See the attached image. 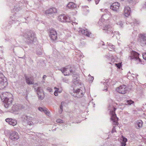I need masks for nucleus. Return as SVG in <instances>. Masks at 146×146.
I'll return each instance as SVG.
<instances>
[{
  "label": "nucleus",
  "mask_w": 146,
  "mask_h": 146,
  "mask_svg": "<svg viewBox=\"0 0 146 146\" xmlns=\"http://www.w3.org/2000/svg\"><path fill=\"white\" fill-rule=\"evenodd\" d=\"M72 25H76V24H77V23H76V22H72Z\"/></svg>",
  "instance_id": "nucleus-46"
},
{
  "label": "nucleus",
  "mask_w": 146,
  "mask_h": 146,
  "mask_svg": "<svg viewBox=\"0 0 146 146\" xmlns=\"http://www.w3.org/2000/svg\"><path fill=\"white\" fill-rule=\"evenodd\" d=\"M62 72L64 73L65 76L69 75L70 73H73L72 71L70 69H68L65 68H62L60 69Z\"/></svg>",
  "instance_id": "nucleus-14"
},
{
  "label": "nucleus",
  "mask_w": 146,
  "mask_h": 146,
  "mask_svg": "<svg viewBox=\"0 0 146 146\" xmlns=\"http://www.w3.org/2000/svg\"><path fill=\"white\" fill-rule=\"evenodd\" d=\"M104 90H106V91H107V86H106V87H105V89H104Z\"/></svg>",
  "instance_id": "nucleus-49"
},
{
  "label": "nucleus",
  "mask_w": 146,
  "mask_h": 146,
  "mask_svg": "<svg viewBox=\"0 0 146 146\" xmlns=\"http://www.w3.org/2000/svg\"><path fill=\"white\" fill-rule=\"evenodd\" d=\"M119 4L117 2L113 3L110 6V9L113 11L117 12L118 11L119 9Z\"/></svg>",
  "instance_id": "nucleus-13"
},
{
  "label": "nucleus",
  "mask_w": 146,
  "mask_h": 146,
  "mask_svg": "<svg viewBox=\"0 0 146 146\" xmlns=\"http://www.w3.org/2000/svg\"><path fill=\"white\" fill-rule=\"evenodd\" d=\"M117 24V25H119L121 27H122L123 25V23L121 21H119Z\"/></svg>",
  "instance_id": "nucleus-29"
},
{
  "label": "nucleus",
  "mask_w": 146,
  "mask_h": 146,
  "mask_svg": "<svg viewBox=\"0 0 146 146\" xmlns=\"http://www.w3.org/2000/svg\"><path fill=\"white\" fill-rule=\"evenodd\" d=\"M49 36L52 40H56L57 38V33L55 30L53 29H50L48 31Z\"/></svg>",
  "instance_id": "nucleus-7"
},
{
  "label": "nucleus",
  "mask_w": 146,
  "mask_h": 146,
  "mask_svg": "<svg viewBox=\"0 0 146 146\" xmlns=\"http://www.w3.org/2000/svg\"><path fill=\"white\" fill-rule=\"evenodd\" d=\"M20 107L19 105H15L12 107V110L13 111H17L20 109Z\"/></svg>",
  "instance_id": "nucleus-21"
},
{
  "label": "nucleus",
  "mask_w": 146,
  "mask_h": 146,
  "mask_svg": "<svg viewBox=\"0 0 146 146\" xmlns=\"http://www.w3.org/2000/svg\"><path fill=\"white\" fill-rule=\"evenodd\" d=\"M78 32L79 33L85 35L87 36H90V33L88 31L87 29L83 30L82 29H79Z\"/></svg>",
  "instance_id": "nucleus-18"
},
{
  "label": "nucleus",
  "mask_w": 146,
  "mask_h": 146,
  "mask_svg": "<svg viewBox=\"0 0 146 146\" xmlns=\"http://www.w3.org/2000/svg\"><path fill=\"white\" fill-rule=\"evenodd\" d=\"M143 122L141 120H138L136 122V125L138 126L139 128L141 127L142 126Z\"/></svg>",
  "instance_id": "nucleus-23"
},
{
  "label": "nucleus",
  "mask_w": 146,
  "mask_h": 146,
  "mask_svg": "<svg viewBox=\"0 0 146 146\" xmlns=\"http://www.w3.org/2000/svg\"><path fill=\"white\" fill-rule=\"evenodd\" d=\"M57 12V10L55 8L49 9L46 10V17H48V15L49 17L52 16L53 13Z\"/></svg>",
  "instance_id": "nucleus-12"
},
{
  "label": "nucleus",
  "mask_w": 146,
  "mask_h": 146,
  "mask_svg": "<svg viewBox=\"0 0 146 146\" xmlns=\"http://www.w3.org/2000/svg\"><path fill=\"white\" fill-rule=\"evenodd\" d=\"M121 1H123L124 0H121Z\"/></svg>",
  "instance_id": "nucleus-54"
},
{
  "label": "nucleus",
  "mask_w": 146,
  "mask_h": 146,
  "mask_svg": "<svg viewBox=\"0 0 146 146\" xmlns=\"http://www.w3.org/2000/svg\"><path fill=\"white\" fill-rule=\"evenodd\" d=\"M37 94L38 95V98L41 100H42L44 98V96L43 92L40 93L39 92H37Z\"/></svg>",
  "instance_id": "nucleus-24"
},
{
  "label": "nucleus",
  "mask_w": 146,
  "mask_h": 146,
  "mask_svg": "<svg viewBox=\"0 0 146 146\" xmlns=\"http://www.w3.org/2000/svg\"><path fill=\"white\" fill-rule=\"evenodd\" d=\"M88 77H89L90 78V77H91L90 75V74H89L88 75Z\"/></svg>",
  "instance_id": "nucleus-50"
},
{
  "label": "nucleus",
  "mask_w": 146,
  "mask_h": 146,
  "mask_svg": "<svg viewBox=\"0 0 146 146\" xmlns=\"http://www.w3.org/2000/svg\"><path fill=\"white\" fill-rule=\"evenodd\" d=\"M38 109L41 112H44L45 113V110L43 108L41 107H39L38 108Z\"/></svg>",
  "instance_id": "nucleus-34"
},
{
  "label": "nucleus",
  "mask_w": 146,
  "mask_h": 146,
  "mask_svg": "<svg viewBox=\"0 0 146 146\" xmlns=\"http://www.w3.org/2000/svg\"><path fill=\"white\" fill-rule=\"evenodd\" d=\"M5 121L6 122L10 124L13 126H15L17 124V122L16 120L13 119L11 118L6 119Z\"/></svg>",
  "instance_id": "nucleus-16"
},
{
  "label": "nucleus",
  "mask_w": 146,
  "mask_h": 146,
  "mask_svg": "<svg viewBox=\"0 0 146 146\" xmlns=\"http://www.w3.org/2000/svg\"><path fill=\"white\" fill-rule=\"evenodd\" d=\"M139 21H136V20H135V21L133 22V23L134 24H139Z\"/></svg>",
  "instance_id": "nucleus-43"
},
{
  "label": "nucleus",
  "mask_w": 146,
  "mask_h": 146,
  "mask_svg": "<svg viewBox=\"0 0 146 146\" xmlns=\"http://www.w3.org/2000/svg\"><path fill=\"white\" fill-rule=\"evenodd\" d=\"M100 11L102 12H104L106 13L107 14H104V15H102L101 19H100V21L99 22V24L100 25V26L102 25V23L103 24V23H102V21H104L106 20H107L108 19V17H107L108 18H109V14L110 13L107 10V9H100Z\"/></svg>",
  "instance_id": "nucleus-4"
},
{
  "label": "nucleus",
  "mask_w": 146,
  "mask_h": 146,
  "mask_svg": "<svg viewBox=\"0 0 146 146\" xmlns=\"http://www.w3.org/2000/svg\"><path fill=\"white\" fill-rule=\"evenodd\" d=\"M115 132H116V130H115V126H113L111 131L112 133H113Z\"/></svg>",
  "instance_id": "nucleus-39"
},
{
  "label": "nucleus",
  "mask_w": 146,
  "mask_h": 146,
  "mask_svg": "<svg viewBox=\"0 0 146 146\" xmlns=\"http://www.w3.org/2000/svg\"><path fill=\"white\" fill-rule=\"evenodd\" d=\"M9 138L12 140H16L19 139V135L17 132L14 131L10 135Z\"/></svg>",
  "instance_id": "nucleus-15"
},
{
  "label": "nucleus",
  "mask_w": 146,
  "mask_h": 146,
  "mask_svg": "<svg viewBox=\"0 0 146 146\" xmlns=\"http://www.w3.org/2000/svg\"><path fill=\"white\" fill-rule=\"evenodd\" d=\"M30 33H29V32H28V35L29 36H28V38H30V37H32V35H34V33H32V34H31V35H30Z\"/></svg>",
  "instance_id": "nucleus-38"
},
{
  "label": "nucleus",
  "mask_w": 146,
  "mask_h": 146,
  "mask_svg": "<svg viewBox=\"0 0 146 146\" xmlns=\"http://www.w3.org/2000/svg\"><path fill=\"white\" fill-rule=\"evenodd\" d=\"M100 1V0H95V3L97 5L98 4Z\"/></svg>",
  "instance_id": "nucleus-45"
},
{
  "label": "nucleus",
  "mask_w": 146,
  "mask_h": 146,
  "mask_svg": "<svg viewBox=\"0 0 146 146\" xmlns=\"http://www.w3.org/2000/svg\"><path fill=\"white\" fill-rule=\"evenodd\" d=\"M26 82L28 84H34V80L32 77H28L26 76L25 77Z\"/></svg>",
  "instance_id": "nucleus-17"
},
{
  "label": "nucleus",
  "mask_w": 146,
  "mask_h": 146,
  "mask_svg": "<svg viewBox=\"0 0 146 146\" xmlns=\"http://www.w3.org/2000/svg\"><path fill=\"white\" fill-rule=\"evenodd\" d=\"M47 90L48 91L50 92H52V89L50 88H48L47 89Z\"/></svg>",
  "instance_id": "nucleus-41"
},
{
  "label": "nucleus",
  "mask_w": 146,
  "mask_h": 146,
  "mask_svg": "<svg viewBox=\"0 0 146 146\" xmlns=\"http://www.w3.org/2000/svg\"><path fill=\"white\" fill-rule=\"evenodd\" d=\"M126 145V143L123 142V141L121 142V146H125Z\"/></svg>",
  "instance_id": "nucleus-36"
},
{
  "label": "nucleus",
  "mask_w": 146,
  "mask_h": 146,
  "mask_svg": "<svg viewBox=\"0 0 146 146\" xmlns=\"http://www.w3.org/2000/svg\"><path fill=\"white\" fill-rule=\"evenodd\" d=\"M50 113L48 110L46 109V115L49 116V114Z\"/></svg>",
  "instance_id": "nucleus-44"
},
{
  "label": "nucleus",
  "mask_w": 146,
  "mask_h": 146,
  "mask_svg": "<svg viewBox=\"0 0 146 146\" xmlns=\"http://www.w3.org/2000/svg\"><path fill=\"white\" fill-rule=\"evenodd\" d=\"M82 8L83 10L85 11H87L88 12H89V10L88 9V7L87 6H82Z\"/></svg>",
  "instance_id": "nucleus-25"
},
{
  "label": "nucleus",
  "mask_w": 146,
  "mask_h": 146,
  "mask_svg": "<svg viewBox=\"0 0 146 146\" xmlns=\"http://www.w3.org/2000/svg\"><path fill=\"white\" fill-rule=\"evenodd\" d=\"M108 110H110V114L111 115V119L113 121V125H117L118 124L117 121L118 118L117 117L116 115L115 112L116 108L113 106L112 104H111L109 105Z\"/></svg>",
  "instance_id": "nucleus-2"
},
{
  "label": "nucleus",
  "mask_w": 146,
  "mask_h": 146,
  "mask_svg": "<svg viewBox=\"0 0 146 146\" xmlns=\"http://www.w3.org/2000/svg\"><path fill=\"white\" fill-rule=\"evenodd\" d=\"M133 102L131 100H127L125 104L126 105H131V104L133 103Z\"/></svg>",
  "instance_id": "nucleus-27"
},
{
  "label": "nucleus",
  "mask_w": 146,
  "mask_h": 146,
  "mask_svg": "<svg viewBox=\"0 0 146 146\" xmlns=\"http://www.w3.org/2000/svg\"><path fill=\"white\" fill-rule=\"evenodd\" d=\"M139 54L137 52L133 51L131 53L129 56L131 60L140 61V59L139 58Z\"/></svg>",
  "instance_id": "nucleus-9"
},
{
  "label": "nucleus",
  "mask_w": 146,
  "mask_h": 146,
  "mask_svg": "<svg viewBox=\"0 0 146 146\" xmlns=\"http://www.w3.org/2000/svg\"><path fill=\"white\" fill-rule=\"evenodd\" d=\"M142 55L143 58L146 60V52H143Z\"/></svg>",
  "instance_id": "nucleus-35"
},
{
  "label": "nucleus",
  "mask_w": 146,
  "mask_h": 146,
  "mask_svg": "<svg viewBox=\"0 0 146 146\" xmlns=\"http://www.w3.org/2000/svg\"><path fill=\"white\" fill-rule=\"evenodd\" d=\"M103 29L105 30V32L108 33H110L111 35V36H114V34L112 31V28L110 25L104 24Z\"/></svg>",
  "instance_id": "nucleus-8"
},
{
  "label": "nucleus",
  "mask_w": 146,
  "mask_h": 146,
  "mask_svg": "<svg viewBox=\"0 0 146 146\" xmlns=\"http://www.w3.org/2000/svg\"><path fill=\"white\" fill-rule=\"evenodd\" d=\"M1 98L3 100L5 108H7L11 104L13 100V95L9 92H4L1 96Z\"/></svg>",
  "instance_id": "nucleus-1"
},
{
  "label": "nucleus",
  "mask_w": 146,
  "mask_h": 146,
  "mask_svg": "<svg viewBox=\"0 0 146 146\" xmlns=\"http://www.w3.org/2000/svg\"><path fill=\"white\" fill-rule=\"evenodd\" d=\"M62 80H63V82H66V83H67L69 81L68 80V79H67L66 78H63V79Z\"/></svg>",
  "instance_id": "nucleus-37"
},
{
  "label": "nucleus",
  "mask_w": 146,
  "mask_h": 146,
  "mask_svg": "<svg viewBox=\"0 0 146 146\" xmlns=\"http://www.w3.org/2000/svg\"><path fill=\"white\" fill-rule=\"evenodd\" d=\"M58 19L62 22H70V20L68 17L64 15H61L58 17Z\"/></svg>",
  "instance_id": "nucleus-10"
},
{
  "label": "nucleus",
  "mask_w": 146,
  "mask_h": 146,
  "mask_svg": "<svg viewBox=\"0 0 146 146\" xmlns=\"http://www.w3.org/2000/svg\"><path fill=\"white\" fill-rule=\"evenodd\" d=\"M94 79V78L93 77H90L88 79V80L89 81L90 83H92Z\"/></svg>",
  "instance_id": "nucleus-30"
},
{
  "label": "nucleus",
  "mask_w": 146,
  "mask_h": 146,
  "mask_svg": "<svg viewBox=\"0 0 146 146\" xmlns=\"http://www.w3.org/2000/svg\"><path fill=\"white\" fill-rule=\"evenodd\" d=\"M73 92L75 94V96L78 98H80L83 96L85 93V90H82L80 89L76 90L74 89Z\"/></svg>",
  "instance_id": "nucleus-6"
},
{
  "label": "nucleus",
  "mask_w": 146,
  "mask_h": 146,
  "mask_svg": "<svg viewBox=\"0 0 146 146\" xmlns=\"http://www.w3.org/2000/svg\"><path fill=\"white\" fill-rule=\"evenodd\" d=\"M116 65L118 68H120L121 66V65L120 63L115 64Z\"/></svg>",
  "instance_id": "nucleus-40"
},
{
  "label": "nucleus",
  "mask_w": 146,
  "mask_h": 146,
  "mask_svg": "<svg viewBox=\"0 0 146 146\" xmlns=\"http://www.w3.org/2000/svg\"><path fill=\"white\" fill-rule=\"evenodd\" d=\"M66 6L69 8H74L76 7V5L73 2H70L67 4Z\"/></svg>",
  "instance_id": "nucleus-20"
},
{
  "label": "nucleus",
  "mask_w": 146,
  "mask_h": 146,
  "mask_svg": "<svg viewBox=\"0 0 146 146\" xmlns=\"http://www.w3.org/2000/svg\"><path fill=\"white\" fill-rule=\"evenodd\" d=\"M106 84H107V83L106 82H105V83H104V85H106Z\"/></svg>",
  "instance_id": "nucleus-51"
},
{
  "label": "nucleus",
  "mask_w": 146,
  "mask_h": 146,
  "mask_svg": "<svg viewBox=\"0 0 146 146\" xmlns=\"http://www.w3.org/2000/svg\"><path fill=\"white\" fill-rule=\"evenodd\" d=\"M114 46L111 44V43H109L107 46V48L109 49V48H110L111 49H114Z\"/></svg>",
  "instance_id": "nucleus-28"
},
{
  "label": "nucleus",
  "mask_w": 146,
  "mask_h": 146,
  "mask_svg": "<svg viewBox=\"0 0 146 146\" xmlns=\"http://www.w3.org/2000/svg\"><path fill=\"white\" fill-rule=\"evenodd\" d=\"M128 90L127 87L125 85L120 86L117 88L116 89V91L122 94H126Z\"/></svg>",
  "instance_id": "nucleus-5"
},
{
  "label": "nucleus",
  "mask_w": 146,
  "mask_h": 146,
  "mask_svg": "<svg viewBox=\"0 0 146 146\" xmlns=\"http://www.w3.org/2000/svg\"><path fill=\"white\" fill-rule=\"evenodd\" d=\"M143 7L144 8H146V2L143 5Z\"/></svg>",
  "instance_id": "nucleus-48"
},
{
  "label": "nucleus",
  "mask_w": 146,
  "mask_h": 146,
  "mask_svg": "<svg viewBox=\"0 0 146 146\" xmlns=\"http://www.w3.org/2000/svg\"><path fill=\"white\" fill-rule=\"evenodd\" d=\"M7 80L5 76L0 72V90L4 89L7 85Z\"/></svg>",
  "instance_id": "nucleus-3"
},
{
  "label": "nucleus",
  "mask_w": 146,
  "mask_h": 146,
  "mask_svg": "<svg viewBox=\"0 0 146 146\" xmlns=\"http://www.w3.org/2000/svg\"><path fill=\"white\" fill-rule=\"evenodd\" d=\"M54 88L56 89L57 90H56L54 92V94L55 96H57L58 95V90L59 89L58 88H57L56 87Z\"/></svg>",
  "instance_id": "nucleus-31"
},
{
  "label": "nucleus",
  "mask_w": 146,
  "mask_h": 146,
  "mask_svg": "<svg viewBox=\"0 0 146 146\" xmlns=\"http://www.w3.org/2000/svg\"><path fill=\"white\" fill-rule=\"evenodd\" d=\"M73 79L75 80H76V81H78L79 79L78 78V75L75 74H73Z\"/></svg>",
  "instance_id": "nucleus-26"
},
{
  "label": "nucleus",
  "mask_w": 146,
  "mask_h": 146,
  "mask_svg": "<svg viewBox=\"0 0 146 146\" xmlns=\"http://www.w3.org/2000/svg\"><path fill=\"white\" fill-rule=\"evenodd\" d=\"M33 124V122L31 121H29L28 123V124L30 125V126L32 125Z\"/></svg>",
  "instance_id": "nucleus-42"
},
{
  "label": "nucleus",
  "mask_w": 146,
  "mask_h": 146,
  "mask_svg": "<svg viewBox=\"0 0 146 146\" xmlns=\"http://www.w3.org/2000/svg\"><path fill=\"white\" fill-rule=\"evenodd\" d=\"M66 104V103L64 102H61V104L60 106V109L59 111V113H61L62 112L63 110V107L65 106Z\"/></svg>",
  "instance_id": "nucleus-22"
},
{
  "label": "nucleus",
  "mask_w": 146,
  "mask_h": 146,
  "mask_svg": "<svg viewBox=\"0 0 146 146\" xmlns=\"http://www.w3.org/2000/svg\"><path fill=\"white\" fill-rule=\"evenodd\" d=\"M117 33L116 32H114V33L115 34V33Z\"/></svg>",
  "instance_id": "nucleus-53"
},
{
  "label": "nucleus",
  "mask_w": 146,
  "mask_h": 146,
  "mask_svg": "<svg viewBox=\"0 0 146 146\" xmlns=\"http://www.w3.org/2000/svg\"><path fill=\"white\" fill-rule=\"evenodd\" d=\"M134 0H128V1L129 3H131L132 2H133Z\"/></svg>",
  "instance_id": "nucleus-47"
},
{
  "label": "nucleus",
  "mask_w": 146,
  "mask_h": 146,
  "mask_svg": "<svg viewBox=\"0 0 146 146\" xmlns=\"http://www.w3.org/2000/svg\"><path fill=\"white\" fill-rule=\"evenodd\" d=\"M56 122L58 123H63L64 122V121L60 119H57Z\"/></svg>",
  "instance_id": "nucleus-32"
},
{
  "label": "nucleus",
  "mask_w": 146,
  "mask_h": 146,
  "mask_svg": "<svg viewBox=\"0 0 146 146\" xmlns=\"http://www.w3.org/2000/svg\"><path fill=\"white\" fill-rule=\"evenodd\" d=\"M122 141L126 143V142L127 141V139L123 136H122Z\"/></svg>",
  "instance_id": "nucleus-33"
},
{
  "label": "nucleus",
  "mask_w": 146,
  "mask_h": 146,
  "mask_svg": "<svg viewBox=\"0 0 146 146\" xmlns=\"http://www.w3.org/2000/svg\"><path fill=\"white\" fill-rule=\"evenodd\" d=\"M45 75H44V76H43V78H44V77H45Z\"/></svg>",
  "instance_id": "nucleus-52"
},
{
  "label": "nucleus",
  "mask_w": 146,
  "mask_h": 146,
  "mask_svg": "<svg viewBox=\"0 0 146 146\" xmlns=\"http://www.w3.org/2000/svg\"><path fill=\"white\" fill-rule=\"evenodd\" d=\"M131 12L130 8L128 7H125L124 9V14L125 16L128 17L130 14Z\"/></svg>",
  "instance_id": "nucleus-19"
},
{
  "label": "nucleus",
  "mask_w": 146,
  "mask_h": 146,
  "mask_svg": "<svg viewBox=\"0 0 146 146\" xmlns=\"http://www.w3.org/2000/svg\"><path fill=\"white\" fill-rule=\"evenodd\" d=\"M141 45L143 46L146 44V34H140L139 36Z\"/></svg>",
  "instance_id": "nucleus-11"
}]
</instances>
